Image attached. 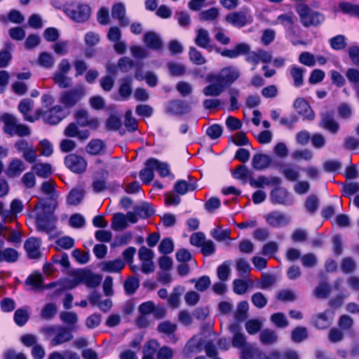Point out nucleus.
<instances>
[{
	"label": "nucleus",
	"mask_w": 359,
	"mask_h": 359,
	"mask_svg": "<svg viewBox=\"0 0 359 359\" xmlns=\"http://www.w3.org/2000/svg\"><path fill=\"white\" fill-rule=\"evenodd\" d=\"M215 52L224 57L231 60L245 55V61L253 65L252 70H255L260 62L257 50L252 51L250 46L245 42L238 43L232 48H222L216 46Z\"/></svg>",
	"instance_id": "obj_1"
},
{
	"label": "nucleus",
	"mask_w": 359,
	"mask_h": 359,
	"mask_svg": "<svg viewBox=\"0 0 359 359\" xmlns=\"http://www.w3.org/2000/svg\"><path fill=\"white\" fill-rule=\"evenodd\" d=\"M35 208L41 209L36 216L37 229L47 233L53 231L56 228L55 223L57 220L53 214L56 204L41 203Z\"/></svg>",
	"instance_id": "obj_2"
},
{
	"label": "nucleus",
	"mask_w": 359,
	"mask_h": 359,
	"mask_svg": "<svg viewBox=\"0 0 359 359\" xmlns=\"http://www.w3.org/2000/svg\"><path fill=\"white\" fill-rule=\"evenodd\" d=\"M41 332L46 336V339L52 337L50 342L51 346H56L69 342L74 338L72 330L61 325L43 327L41 329Z\"/></svg>",
	"instance_id": "obj_3"
},
{
	"label": "nucleus",
	"mask_w": 359,
	"mask_h": 359,
	"mask_svg": "<svg viewBox=\"0 0 359 359\" xmlns=\"http://www.w3.org/2000/svg\"><path fill=\"white\" fill-rule=\"evenodd\" d=\"M295 10L299 16L301 23L305 27H318L325 20L322 13L312 10L306 4L297 5Z\"/></svg>",
	"instance_id": "obj_4"
},
{
	"label": "nucleus",
	"mask_w": 359,
	"mask_h": 359,
	"mask_svg": "<svg viewBox=\"0 0 359 359\" xmlns=\"http://www.w3.org/2000/svg\"><path fill=\"white\" fill-rule=\"evenodd\" d=\"M241 73L238 68L233 66H228L222 68L219 74H210L207 76L208 82H219L224 86V88L230 86L239 77Z\"/></svg>",
	"instance_id": "obj_5"
},
{
	"label": "nucleus",
	"mask_w": 359,
	"mask_h": 359,
	"mask_svg": "<svg viewBox=\"0 0 359 359\" xmlns=\"http://www.w3.org/2000/svg\"><path fill=\"white\" fill-rule=\"evenodd\" d=\"M65 12L72 20L83 22L90 15V8L86 4H72L65 8Z\"/></svg>",
	"instance_id": "obj_6"
},
{
	"label": "nucleus",
	"mask_w": 359,
	"mask_h": 359,
	"mask_svg": "<svg viewBox=\"0 0 359 359\" xmlns=\"http://www.w3.org/2000/svg\"><path fill=\"white\" fill-rule=\"evenodd\" d=\"M270 201L274 205H292L294 203V198L288 191L280 185L272 189L270 192Z\"/></svg>",
	"instance_id": "obj_7"
},
{
	"label": "nucleus",
	"mask_w": 359,
	"mask_h": 359,
	"mask_svg": "<svg viewBox=\"0 0 359 359\" xmlns=\"http://www.w3.org/2000/svg\"><path fill=\"white\" fill-rule=\"evenodd\" d=\"M65 164L74 173H82L87 167V162L85 158L75 154L67 155L65 158Z\"/></svg>",
	"instance_id": "obj_8"
},
{
	"label": "nucleus",
	"mask_w": 359,
	"mask_h": 359,
	"mask_svg": "<svg viewBox=\"0 0 359 359\" xmlns=\"http://www.w3.org/2000/svg\"><path fill=\"white\" fill-rule=\"evenodd\" d=\"M318 126L332 134H336L339 130V124L334 119V112L330 111L320 113Z\"/></svg>",
	"instance_id": "obj_9"
},
{
	"label": "nucleus",
	"mask_w": 359,
	"mask_h": 359,
	"mask_svg": "<svg viewBox=\"0 0 359 359\" xmlns=\"http://www.w3.org/2000/svg\"><path fill=\"white\" fill-rule=\"evenodd\" d=\"M226 21L232 26L238 28L245 27L252 21L251 16L245 11H238L228 14Z\"/></svg>",
	"instance_id": "obj_10"
},
{
	"label": "nucleus",
	"mask_w": 359,
	"mask_h": 359,
	"mask_svg": "<svg viewBox=\"0 0 359 359\" xmlns=\"http://www.w3.org/2000/svg\"><path fill=\"white\" fill-rule=\"evenodd\" d=\"M83 93L82 90L72 89L63 92L60 97V102L66 108L74 107L81 99Z\"/></svg>",
	"instance_id": "obj_11"
},
{
	"label": "nucleus",
	"mask_w": 359,
	"mask_h": 359,
	"mask_svg": "<svg viewBox=\"0 0 359 359\" xmlns=\"http://www.w3.org/2000/svg\"><path fill=\"white\" fill-rule=\"evenodd\" d=\"M293 106L297 113L304 117V120L313 121L315 118L314 111L304 98L296 99Z\"/></svg>",
	"instance_id": "obj_12"
},
{
	"label": "nucleus",
	"mask_w": 359,
	"mask_h": 359,
	"mask_svg": "<svg viewBox=\"0 0 359 359\" xmlns=\"http://www.w3.org/2000/svg\"><path fill=\"white\" fill-rule=\"evenodd\" d=\"M282 183L279 177H268L264 175H259L257 178L250 177L249 184L252 187L262 189L265 186H278Z\"/></svg>",
	"instance_id": "obj_13"
},
{
	"label": "nucleus",
	"mask_w": 359,
	"mask_h": 359,
	"mask_svg": "<svg viewBox=\"0 0 359 359\" xmlns=\"http://www.w3.org/2000/svg\"><path fill=\"white\" fill-rule=\"evenodd\" d=\"M196 36L194 39V43L198 47L205 49L209 52L215 50L216 47H213L211 43V38L209 32L203 28H199L196 31Z\"/></svg>",
	"instance_id": "obj_14"
},
{
	"label": "nucleus",
	"mask_w": 359,
	"mask_h": 359,
	"mask_svg": "<svg viewBox=\"0 0 359 359\" xmlns=\"http://www.w3.org/2000/svg\"><path fill=\"white\" fill-rule=\"evenodd\" d=\"M41 241L39 238L31 237L24 243V248L29 259H37L41 257L40 246Z\"/></svg>",
	"instance_id": "obj_15"
},
{
	"label": "nucleus",
	"mask_w": 359,
	"mask_h": 359,
	"mask_svg": "<svg viewBox=\"0 0 359 359\" xmlns=\"http://www.w3.org/2000/svg\"><path fill=\"white\" fill-rule=\"evenodd\" d=\"M65 116L63 109L60 105H55L43 114L44 121L51 125L59 123Z\"/></svg>",
	"instance_id": "obj_16"
},
{
	"label": "nucleus",
	"mask_w": 359,
	"mask_h": 359,
	"mask_svg": "<svg viewBox=\"0 0 359 359\" xmlns=\"http://www.w3.org/2000/svg\"><path fill=\"white\" fill-rule=\"evenodd\" d=\"M75 118L77 123L82 127L88 126L92 129H96L99 126V121L95 118H90L88 113L85 109H79L75 113Z\"/></svg>",
	"instance_id": "obj_17"
},
{
	"label": "nucleus",
	"mask_w": 359,
	"mask_h": 359,
	"mask_svg": "<svg viewBox=\"0 0 359 359\" xmlns=\"http://www.w3.org/2000/svg\"><path fill=\"white\" fill-rule=\"evenodd\" d=\"M64 135L68 137H77L81 142L86 141L90 137L88 130H80L76 123H69L64 130Z\"/></svg>",
	"instance_id": "obj_18"
},
{
	"label": "nucleus",
	"mask_w": 359,
	"mask_h": 359,
	"mask_svg": "<svg viewBox=\"0 0 359 359\" xmlns=\"http://www.w3.org/2000/svg\"><path fill=\"white\" fill-rule=\"evenodd\" d=\"M108 176L109 172L104 170H101L96 172L92 184L94 192L100 193L109 188L107 183Z\"/></svg>",
	"instance_id": "obj_19"
},
{
	"label": "nucleus",
	"mask_w": 359,
	"mask_h": 359,
	"mask_svg": "<svg viewBox=\"0 0 359 359\" xmlns=\"http://www.w3.org/2000/svg\"><path fill=\"white\" fill-rule=\"evenodd\" d=\"M267 223L275 228H278L287 225L289 222V217H286L283 213L273 211L265 216Z\"/></svg>",
	"instance_id": "obj_20"
},
{
	"label": "nucleus",
	"mask_w": 359,
	"mask_h": 359,
	"mask_svg": "<svg viewBox=\"0 0 359 359\" xmlns=\"http://www.w3.org/2000/svg\"><path fill=\"white\" fill-rule=\"evenodd\" d=\"M78 278L80 282L84 283L87 287L90 288L97 287L102 281L101 276L93 273L89 271L81 272L79 274Z\"/></svg>",
	"instance_id": "obj_21"
},
{
	"label": "nucleus",
	"mask_w": 359,
	"mask_h": 359,
	"mask_svg": "<svg viewBox=\"0 0 359 359\" xmlns=\"http://www.w3.org/2000/svg\"><path fill=\"white\" fill-rule=\"evenodd\" d=\"M143 41L145 46L152 50H161L163 41L160 36L154 32H147L144 34Z\"/></svg>",
	"instance_id": "obj_22"
},
{
	"label": "nucleus",
	"mask_w": 359,
	"mask_h": 359,
	"mask_svg": "<svg viewBox=\"0 0 359 359\" xmlns=\"http://www.w3.org/2000/svg\"><path fill=\"white\" fill-rule=\"evenodd\" d=\"M272 163L271 157L265 154H256L252 159V166L256 170H264Z\"/></svg>",
	"instance_id": "obj_23"
},
{
	"label": "nucleus",
	"mask_w": 359,
	"mask_h": 359,
	"mask_svg": "<svg viewBox=\"0 0 359 359\" xmlns=\"http://www.w3.org/2000/svg\"><path fill=\"white\" fill-rule=\"evenodd\" d=\"M189 182L184 180H180L175 182L174 190L178 194L184 195L189 191H194L198 187L196 182L190 175L189 176Z\"/></svg>",
	"instance_id": "obj_24"
},
{
	"label": "nucleus",
	"mask_w": 359,
	"mask_h": 359,
	"mask_svg": "<svg viewBox=\"0 0 359 359\" xmlns=\"http://www.w3.org/2000/svg\"><path fill=\"white\" fill-rule=\"evenodd\" d=\"M190 107L182 100H172L166 107V111L172 114H184L189 112Z\"/></svg>",
	"instance_id": "obj_25"
},
{
	"label": "nucleus",
	"mask_w": 359,
	"mask_h": 359,
	"mask_svg": "<svg viewBox=\"0 0 359 359\" xmlns=\"http://www.w3.org/2000/svg\"><path fill=\"white\" fill-rule=\"evenodd\" d=\"M26 169V166L23 161L18 158L13 159L6 171V175L10 178L18 177Z\"/></svg>",
	"instance_id": "obj_26"
},
{
	"label": "nucleus",
	"mask_w": 359,
	"mask_h": 359,
	"mask_svg": "<svg viewBox=\"0 0 359 359\" xmlns=\"http://www.w3.org/2000/svg\"><path fill=\"white\" fill-rule=\"evenodd\" d=\"M2 121L4 124V132L11 136H14V132L19 123L17 118L12 114L6 113L2 116Z\"/></svg>",
	"instance_id": "obj_27"
},
{
	"label": "nucleus",
	"mask_w": 359,
	"mask_h": 359,
	"mask_svg": "<svg viewBox=\"0 0 359 359\" xmlns=\"http://www.w3.org/2000/svg\"><path fill=\"white\" fill-rule=\"evenodd\" d=\"M111 16L117 19L122 26H127L129 24V20L126 17V8L122 3L115 4L112 6Z\"/></svg>",
	"instance_id": "obj_28"
},
{
	"label": "nucleus",
	"mask_w": 359,
	"mask_h": 359,
	"mask_svg": "<svg viewBox=\"0 0 359 359\" xmlns=\"http://www.w3.org/2000/svg\"><path fill=\"white\" fill-rule=\"evenodd\" d=\"M306 69L297 65H292L290 68V75L293 80V85L296 88L302 87L304 83V76Z\"/></svg>",
	"instance_id": "obj_29"
},
{
	"label": "nucleus",
	"mask_w": 359,
	"mask_h": 359,
	"mask_svg": "<svg viewBox=\"0 0 359 359\" xmlns=\"http://www.w3.org/2000/svg\"><path fill=\"white\" fill-rule=\"evenodd\" d=\"M125 266V263L121 259L105 261L101 264L102 271L109 273H118Z\"/></svg>",
	"instance_id": "obj_30"
},
{
	"label": "nucleus",
	"mask_w": 359,
	"mask_h": 359,
	"mask_svg": "<svg viewBox=\"0 0 359 359\" xmlns=\"http://www.w3.org/2000/svg\"><path fill=\"white\" fill-rule=\"evenodd\" d=\"M145 167L140 171V177L143 183L149 184L154 177L155 170L151 158L147 160L144 163Z\"/></svg>",
	"instance_id": "obj_31"
},
{
	"label": "nucleus",
	"mask_w": 359,
	"mask_h": 359,
	"mask_svg": "<svg viewBox=\"0 0 359 359\" xmlns=\"http://www.w3.org/2000/svg\"><path fill=\"white\" fill-rule=\"evenodd\" d=\"M34 104V102L32 100L25 98L20 101L18 107L20 112L22 114L24 119L32 123L34 122L36 118L32 116H29L27 113L33 109Z\"/></svg>",
	"instance_id": "obj_32"
},
{
	"label": "nucleus",
	"mask_w": 359,
	"mask_h": 359,
	"mask_svg": "<svg viewBox=\"0 0 359 359\" xmlns=\"http://www.w3.org/2000/svg\"><path fill=\"white\" fill-rule=\"evenodd\" d=\"M279 171L283 175L287 180L290 182H296L300 177L298 169L290 164L280 165Z\"/></svg>",
	"instance_id": "obj_33"
},
{
	"label": "nucleus",
	"mask_w": 359,
	"mask_h": 359,
	"mask_svg": "<svg viewBox=\"0 0 359 359\" xmlns=\"http://www.w3.org/2000/svg\"><path fill=\"white\" fill-rule=\"evenodd\" d=\"M297 20L296 16L292 12L283 13L278 16L276 21L273 23L276 25H282L284 27L289 29H292Z\"/></svg>",
	"instance_id": "obj_34"
},
{
	"label": "nucleus",
	"mask_w": 359,
	"mask_h": 359,
	"mask_svg": "<svg viewBox=\"0 0 359 359\" xmlns=\"http://www.w3.org/2000/svg\"><path fill=\"white\" fill-rule=\"evenodd\" d=\"M85 194V190L82 188L73 189L67 196V203L71 205H79L82 201Z\"/></svg>",
	"instance_id": "obj_35"
},
{
	"label": "nucleus",
	"mask_w": 359,
	"mask_h": 359,
	"mask_svg": "<svg viewBox=\"0 0 359 359\" xmlns=\"http://www.w3.org/2000/svg\"><path fill=\"white\" fill-rule=\"evenodd\" d=\"M32 170L36 173V175L38 177L42 178H47L53 173L50 164L47 163H35L32 167Z\"/></svg>",
	"instance_id": "obj_36"
},
{
	"label": "nucleus",
	"mask_w": 359,
	"mask_h": 359,
	"mask_svg": "<svg viewBox=\"0 0 359 359\" xmlns=\"http://www.w3.org/2000/svg\"><path fill=\"white\" fill-rule=\"evenodd\" d=\"M223 84L219 82L211 83L203 89V93L208 97H217L224 90Z\"/></svg>",
	"instance_id": "obj_37"
},
{
	"label": "nucleus",
	"mask_w": 359,
	"mask_h": 359,
	"mask_svg": "<svg viewBox=\"0 0 359 359\" xmlns=\"http://www.w3.org/2000/svg\"><path fill=\"white\" fill-rule=\"evenodd\" d=\"M134 211L141 218H147L154 214L155 210L149 203H142L133 208Z\"/></svg>",
	"instance_id": "obj_38"
},
{
	"label": "nucleus",
	"mask_w": 359,
	"mask_h": 359,
	"mask_svg": "<svg viewBox=\"0 0 359 359\" xmlns=\"http://www.w3.org/2000/svg\"><path fill=\"white\" fill-rule=\"evenodd\" d=\"M260 341L264 345L275 344L278 340V334L274 330L264 329L259 334Z\"/></svg>",
	"instance_id": "obj_39"
},
{
	"label": "nucleus",
	"mask_w": 359,
	"mask_h": 359,
	"mask_svg": "<svg viewBox=\"0 0 359 359\" xmlns=\"http://www.w3.org/2000/svg\"><path fill=\"white\" fill-rule=\"evenodd\" d=\"M18 252L13 248H8L0 250V262L14 263L18 261Z\"/></svg>",
	"instance_id": "obj_40"
},
{
	"label": "nucleus",
	"mask_w": 359,
	"mask_h": 359,
	"mask_svg": "<svg viewBox=\"0 0 359 359\" xmlns=\"http://www.w3.org/2000/svg\"><path fill=\"white\" fill-rule=\"evenodd\" d=\"M240 330V327L237 324H233L230 326V330L235 333L232 344L234 347L241 348L245 344V337L243 334L239 333L238 331Z\"/></svg>",
	"instance_id": "obj_41"
},
{
	"label": "nucleus",
	"mask_w": 359,
	"mask_h": 359,
	"mask_svg": "<svg viewBox=\"0 0 359 359\" xmlns=\"http://www.w3.org/2000/svg\"><path fill=\"white\" fill-rule=\"evenodd\" d=\"M53 79L55 84L61 88H68L72 85V79L67 74L54 72Z\"/></svg>",
	"instance_id": "obj_42"
},
{
	"label": "nucleus",
	"mask_w": 359,
	"mask_h": 359,
	"mask_svg": "<svg viewBox=\"0 0 359 359\" xmlns=\"http://www.w3.org/2000/svg\"><path fill=\"white\" fill-rule=\"evenodd\" d=\"M54 57L48 52H42L38 58L39 65L47 69H52L55 65Z\"/></svg>",
	"instance_id": "obj_43"
},
{
	"label": "nucleus",
	"mask_w": 359,
	"mask_h": 359,
	"mask_svg": "<svg viewBox=\"0 0 359 359\" xmlns=\"http://www.w3.org/2000/svg\"><path fill=\"white\" fill-rule=\"evenodd\" d=\"M271 359H299L298 353L294 350H286L280 352L276 350L271 352Z\"/></svg>",
	"instance_id": "obj_44"
},
{
	"label": "nucleus",
	"mask_w": 359,
	"mask_h": 359,
	"mask_svg": "<svg viewBox=\"0 0 359 359\" xmlns=\"http://www.w3.org/2000/svg\"><path fill=\"white\" fill-rule=\"evenodd\" d=\"M309 337V333L306 327L298 326L295 327L291 333V339L294 343H300Z\"/></svg>",
	"instance_id": "obj_45"
},
{
	"label": "nucleus",
	"mask_w": 359,
	"mask_h": 359,
	"mask_svg": "<svg viewBox=\"0 0 359 359\" xmlns=\"http://www.w3.org/2000/svg\"><path fill=\"white\" fill-rule=\"evenodd\" d=\"M104 148V142L98 139L92 140L86 146V151L90 155H99Z\"/></svg>",
	"instance_id": "obj_46"
},
{
	"label": "nucleus",
	"mask_w": 359,
	"mask_h": 359,
	"mask_svg": "<svg viewBox=\"0 0 359 359\" xmlns=\"http://www.w3.org/2000/svg\"><path fill=\"white\" fill-rule=\"evenodd\" d=\"M111 226L115 231L125 229L128 226L125 215L121 212L114 214L112 218Z\"/></svg>",
	"instance_id": "obj_47"
},
{
	"label": "nucleus",
	"mask_w": 359,
	"mask_h": 359,
	"mask_svg": "<svg viewBox=\"0 0 359 359\" xmlns=\"http://www.w3.org/2000/svg\"><path fill=\"white\" fill-rule=\"evenodd\" d=\"M167 67L170 74L173 76H181L186 72V67L180 62H169Z\"/></svg>",
	"instance_id": "obj_48"
},
{
	"label": "nucleus",
	"mask_w": 359,
	"mask_h": 359,
	"mask_svg": "<svg viewBox=\"0 0 359 359\" xmlns=\"http://www.w3.org/2000/svg\"><path fill=\"white\" fill-rule=\"evenodd\" d=\"M241 357L242 359H271V353L267 355L258 349L243 351Z\"/></svg>",
	"instance_id": "obj_49"
},
{
	"label": "nucleus",
	"mask_w": 359,
	"mask_h": 359,
	"mask_svg": "<svg viewBox=\"0 0 359 359\" xmlns=\"http://www.w3.org/2000/svg\"><path fill=\"white\" fill-rule=\"evenodd\" d=\"M249 304L247 301L241 302L238 306L235 313V319L238 322L245 320L248 317Z\"/></svg>",
	"instance_id": "obj_50"
},
{
	"label": "nucleus",
	"mask_w": 359,
	"mask_h": 359,
	"mask_svg": "<svg viewBox=\"0 0 359 359\" xmlns=\"http://www.w3.org/2000/svg\"><path fill=\"white\" fill-rule=\"evenodd\" d=\"M155 170L162 177H165L170 175V168L167 163L161 162L156 158H151Z\"/></svg>",
	"instance_id": "obj_51"
},
{
	"label": "nucleus",
	"mask_w": 359,
	"mask_h": 359,
	"mask_svg": "<svg viewBox=\"0 0 359 359\" xmlns=\"http://www.w3.org/2000/svg\"><path fill=\"white\" fill-rule=\"evenodd\" d=\"M189 57L190 61L196 65H202L206 62V60L201 53L194 46L189 48Z\"/></svg>",
	"instance_id": "obj_52"
},
{
	"label": "nucleus",
	"mask_w": 359,
	"mask_h": 359,
	"mask_svg": "<svg viewBox=\"0 0 359 359\" xmlns=\"http://www.w3.org/2000/svg\"><path fill=\"white\" fill-rule=\"evenodd\" d=\"M29 319V313L26 307L18 309L14 313L15 323L18 326H23Z\"/></svg>",
	"instance_id": "obj_53"
},
{
	"label": "nucleus",
	"mask_w": 359,
	"mask_h": 359,
	"mask_svg": "<svg viewBox=\"0 0 359 359\" xmlns=\"http://www.w3.org/2000/svg\"><path fill=\"white\" fill-rule=\"evenodd\" d=\"M140 287V280L137 278L130 277L124 283V290L127 294H133Z\"/></svg>",
	"instance_id": "obj_54"
},
{
	"label": "nucleus",
	"mask_w": 359,
	"mask_h": 359,
	"mask_svg": "<svg viewBox=\"0 0 359 359\" xmlns=\"http://www.w3.org/2000/svg\"><path fill=\"white\" fill-rule=\"evenodd\" d=\"M339 9L345 14L355 15L359 18V6L349 2H341L339 4Z\"/></svg>",
	"instance_id": "obj_55"
},
{
	"label": "nucleus",
	"mask_w": 359,
	"mask_h": 359,
	"mask_svg": "<svg viewBox=\"0 0 359 359\" xmlns=\"http://www.w3.org/2000/svg\"><path fill=\"white\" fill-rule=\"evenodd\" d=\"M41 190L43 194L49 195L51 200H55L57 198L55 182L52 180L43 182L41 186Z\"/></svg>",
	"instance_id": "obj_56"
},
{
	"label": "nucleus",
	"mask_w": 359,
	"mask_h": 359,
	"mask_svg": "<svg viewBox=\"0 0 359 359\" xmlns=\"http://www.w3.org/2000/svg\"><path fill=\"white\" fill-rule=\"evenodd\" d=\"M270 320L276 327L279 328H285L289 325L288 320L283 313L278 312L272 314Z\"/></svg>",
	"instance_id": "obj_57"
},
{
	"label": "nucleus",
	"mask_w": 359,
	"mask_h": 359,
	"mask_svg": "<svg viewBox=\"0 0 359 359\" xmlns=\"http://www.w3.org/2000/svg\"><path fill=\"white\" fill-rule=\"evenodd\" d=\"M57 311V306L54 303L46 304L41 310V316L45 320L52 319Z\"/></svg>",
	"instance_id": "obj_58"
},
{
	"label": "nucleus",
	"mask_w": 359,
	"mask_h": 359,
	"mask_svg": "<svg viewBox=\"0 0 359 359\" xmlns=\"http://www.w3.org/2000/svg\"><path fill=\"white\" fill-rule=\"evenodd\" d=\"M330 46L335 50H343L346 47V37L339 34L332 37L330 40Z\"/></svg>",
	"instance_id": "obj_59"
},
{
	"label": "nucleus",
	"mask_w": 359,
	"mask_h": 359,
	"mask_svg": "<svg viewBox=\"0 0 359 359\" xmlns=\"http://www.w3.org/2000/svg\"><path fill=\"white\" fill-rule=\"evenodd\" d=\"M262 326V322L258 319H250L246 321L245 327L250 334H255L260 331Z\"/></svg>",
	"instance_id": "obj_60"
},
{
	"label": "nucleus",
	"mask_w": 359,
	"mask_h": 359,
	"mask_svg": "<svg viewBox=\"0 0 359 359\" xmlns=\"http://www.w3.org/2000/svg\"><path fill=\"white\" fill-rule=\"evenodd\" d=\"M253 305L258 309H263L268 303V299L261 292H257L252 294L251 298Z\"/></svg>",
	"instance_id": "obj_61"
},
{
	"label": "nucleus",
	"mask_w": 359,
	"mask_h": 359,
	"mask_svg": "<svg viewBox=\"0 0 359 359\" xmlns=\"http://www.w3.org/2000/svg\"><path fill=\"white\" fill-rule=\"evenodd\" d=\"M231 261H226L217 268V276L222 281H226L230 274Z\"/></svg>",
	"instance_id": "obj_62"
},
{
	"label": "nucleus",
	"mask_w": 359,
	"mask_h": 359,
	"mask_svg": "<svg viewBox=\"0 0 359 359\" xmlns=\"http://www.w3.org/2000/svg\"><path fill=\"white\" fill-rule=\"evenodd\" d=\"M158 250L163 255L172 252L174 250V243L172 239L170 238H163L158 245Z\"/></svg>",
	"instance_id": "obj_63"
},
{
	"label": "nucleus",
	"mask_w": 359,
	"mask_h": 359,
	"mask_svg": "<svg viewBox=\"0 0 359 359\" xmlns=\"http://www.w3.org/2000/svg\"><path fill=\"white\" fill-rule=\"evenodd\" d=\"M248 289V285L246 280L243 279H235L233 282V290L239 295L246 293Z\"/></svg>",
	"instance_id": "obj_64"
}]
</instances>
